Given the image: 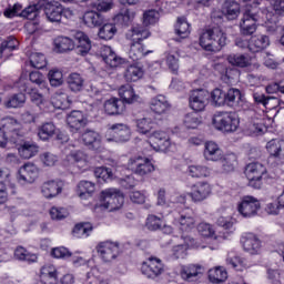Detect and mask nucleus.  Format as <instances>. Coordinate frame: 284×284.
<instances>
[{
	"mask_svg": "<svg viewBox=\"0 0 284 284\" xmlns=\"http://www.w3.org/2000/svg\"><path fill=\"white\" fill-rule=\"evenodd\" d=\"M128 170H131L134 174H139V176H145V174L154 172L155 169L151 159L135 155L128 161Z\"/></svg>",
	"mask_w": 284,
	"mask_h": 284,
	"instance_id": "13",
	"label": "nucleus"
},
{
	"mask_svg": "<svg viewBox=\"0 0 284 284\" xmlns=\"http://www.w3.org/2000/svg\"><path fill=\"white\" fill-rule=\"evenodd\" d=\"M210 93L205 90L193 91L189 99V105L194 112H203L207 108Z\"/></svg>",
	"mask_w": 284,
	"mask_h": 284,
	"instance_id": "21",
	"label": "nucleus"
},
{
	"mask_svg": "<svg viewBox=\"0 0 284 284\" xmlns=\"http://www.w3.org/2000/svg\"><path fill=\"white\" fill-rule=\"evenodd\" d=\"M53 50L60 54L71 52V50H74V40L68 37H58L53 41Z\"/></svg>",
	"mask_w": 284,
	"mask_h": 284,
	"instance_id": "43",
	"label": "nucleus"
},
{
	"mask_svg": "<svg viewBox=\"0 0 284 284\" xmlns=\"http://www.w3.org/2000/svg\"><path fill=\"white\" fill-rule=\"evenodd\" d=\"M266 152L271 159L284 161V140L273 139L266 143Z\"/></svg>",
	"mask_w": 284,
	"mask_h": 284,
	"instance_id": "30",
	"label": "nucleus"
},
{
	"mask_svg": "<svg viewBox=\"0 0 284 284\" xmlns=\"http://www.w3.org/2000/svg\"><path fill=\"white\" fill-rule=\"evenodd\" d=\"M44 14L51 23H59L63 17V4L58 1H50L44 4Z\"/></svg>",
	"mask_w": 284,
	"mask_h": 284,
	"instance_id": "26",
	"label": "nucleus"
},
{
	"mask_svg": "<svg viewBox=\"0 0 284 284\" xmlns=\"http://www.w3.org/2000/svg\"><path fill=\"white\" fill-rule=\"evenodd\" d=\"M226 60L235 68H253V70H258V63H254V58L250 54L232 53L227 55Z\"/></svg>",
	"mask_w": 284,
	"mask_h": 284,
	"instance_id": "22",
	"label": "nucleus"
},
{
	"mask_svg": "<svg viewBox=\"0 0 284 284\" xmlns=\"http://www.w3.org/2000/svg\"><path fill=\"white\" fill-rule=\"evenodd\" d=\"M67 123L71 132H79L81 128H85V125H88V116H85L81 111H72L67 116Z\"/></svg>",
	"mask_w": 284,
	"mask_h": 284,
	"instance_id": "29",
	"label": "nucleus"
},
{
	"mask_svg": "<svg viewBox=\"0 0 284 284\" xmlns=\"http://www.w3.org/2000/svg\"><path fill=\"white\" fill-rule=\"evenodd\" d=\"M97 190V184L90 181H80L77 185V194L81 201H88V199H92Z\"/></svg>",
	"mask_w": 284,
	"mask_h": 284,
	"instance_id": "38",
	"label": "nucleus"
},
{
	"mask_svg": "<svg viewBox=\"0 0 284 284\" xmlns=\"http://www.w3.org/2000/svg\"><path fill=\"white\" fill-rule=\"evenodd\" d=\"M17 85L20 92H27V94L30 95V100L34 103V105H37L42 112H45L48 108V100H45V98L39 93L37 89H30V87H28V80L21 78Z\"/></svg>",
	"mask_w": 284,
	"mask_h": 284,
	"instance_id": "17",
	"label": "nucleus"
},
{
	"mask_svg": "<svg viewBox=\"0 0 284 284\" xmlns=\"http://www.w3.org/2000/svg\"><path fill=\"white\" fill-rule=\"evenodd\" d=\"M29 79L31 83H36L42 92H50V88L48 87V81L45 80V77L42 75L39 71H33L29 74Z\"/></svg>",
	"mask_w": 284,
	"mask_h": 284,
	"instance_id": "56",
	"label": "nucleus"
},
{
	"mask_svg": "<svg viewBox=\"0 0 284 284\" xmlns=\"http://www.w3.org/2000/svg\"><path fill=\"white\" fill-rule=\"evenodd\" d=\"M62 165L67 170L74 172H88L90 170V156L83 151H70V149L63 150Z\"/></svg>",
	"mask_w": 284,
	"mask_h": 284,
	"instance_id": "5",
	"label": "nucleus"
},
{
	"mask_svg": "<svg viewBox=\"0 0 284 284\" xmlns=\"http://www.w3.org/2000/svg\"><path fill=\"white\" fill-rule=\"evenodd\" d=\"M63 190V183L60 181H47L42 184L41 192L45 199L59 196Z\"/></svg>",
	"mask_w": 284,
	"mask_h": 284,
	"instance_id": "33",
	"label": "nucleus"
},
{
	"mask_svg": "<svg viewBox=\"0 0 284 284\" xmlns=\"http://www.w3.org/2000/svg\"><path fill=\"white\" fill-rule=\"evenodd\" d=\"M150 37V31L141 26L133 27L126 33V39L132 41L131 48L129 50V59L132 61H140L143 57L148 54H152L151 50H145V47L141 41L148 39Z\"/></svg>",
	"mask_w": 284,
	"mask_h": 284,
	"instance_id": "2",
	"label": "nucleus"
},
{
	"mask_svg": "<svg viewBox=\"0 0 284 284\" xmlns=\"http://www.w3.org/2000/svg\"><path fill=\"white\" fill-rule=\"evenodd\" d=\"M121 100L118 98H111L104 102V112L109 115L121 114L123 106H121Z\"/></svg>",
	"mask_w": 284,
	"mask_h": 284,
	"instance_id": "51",
	"label": "nucleus"
},
{
	"mask_svg": "<svg viewBox=\"0 0 284 284\" xmlns=\"http://www.w3.org/2000/svg\"><path fill=\"white\" fill-rule=\"evenodd\" d=\"M132 130L128 124L116 123L108 126L105 132V140L108 143H125L130 141Z\"/></svg>",
	"mask_w": 284,
	"mask_h": 284,
	"instance_id": "10",
	"label": "nucleus"
},
{
	"mask_svg": "<svg viewBox=\"0 0 284 284\" xmlns=\"http://www.w3.org/2000/svg\"><path fill=\"white\" fill-rule=\"evenodd\" d=\"M4 17L12 19V17H23L29 21H34L39 17V9L36 4L29 6L21 11V4H14L12 9L4 11Z\"/></svg>",
	"mask_w": 284,
	"mask_h": 284,
	"instance_id": "20",
	"label": "nucleus"
},
{
	"mask_svg": "<svg viewBox=\"0 0 284 284\" xmlns=\"http://www.w3.org/2000/svg\"><path fill=\"white\" fill-rule=\"evenodd\" d=\"M99 258L104 263H112L119 256V243L112 241L100 242L97 247Z\"/></svg>",
	"mask_w": 284,
	"mask_h": 284,
	"instance_id": "16",
	"label": "nucleus"
},
{
	"mask_svg": "<svg viewBox=\"0 0 284 284\" xmlns=\"http://www.w3.org/2000/svg\"><path fill=\"white\" fill-rule=\"evenodd\" d=\"M59 278V272L57 271V266L54 264H45L40 270V281L44 284H48L52 281H57Z\"/></svg>",
	"mask_w": 284,
	"mask_h": 284,
	"instance_id": "45",
	"label": "nucleus"
},
{
	"mask_svg": "<svg viewBox=\"0 0 284 284\" xmlns=\"http://www.w3.org/2000/svg\"><path fill=\"white\" fill-rule=\"evenodd\" d=\"M174 225H178L182 232H192L196 227V215L190 207L182 209L172 213Z\"/></svg>",
	"mask_w": 284,
	"mask_h": 284,
	"instance_id": "11",
	"label": "nucleus"
},
{
	"mask_svg": "<svg viewBox=\"0 0 284 284\" xmlns=\"http://www.w3.org/2000/svg\"><path fill=\"white\" fill-rule=\"evenodd\" d=\"M264 174L265 166L261 163H250L245 169V176L248 181V185L255 190H261Z\"/></svg>",
	"mask_w": 284,
	"mask_h": 284,
	"instance_id": "15",
	"label": "nucleus"
},
{
	"mask_svg": "<svg viewBox=\"0 0 284 284\" xmlns=\"http://www.w3.org/2000/svg\"><path fill=\"white\" fill-rule=\"evenodd\" d=\"M73 39L74 48H77V52L80 57H87V54H90V51L92 50V41L85 32L77 31Z\"/></svg>",
	"mask_w": 284,
	"mask_h": 284,
	"instance_id": "23",
	"label": "nucleus"
},
{
	"mask_svg": "<svg viewBox=\"0 0 284 284\" xmlns=\"http://www.w3.org/2000/svg\"><path fill=\"white\" fill-rule=\"evenodd\" d=\"M211 123L217 132L232 134V132H236V130H239L241 120L234 112L217 111L213 114Z\"/></svg>",
	"mask_w": 284,
	"mask_h": 284,
	"instance_id": "4",
	"label": "nucleus"
},
{
	"mask_svg": "<svg viewBox=\"0 0 284 284\" xmlns=\"http://www.w3.org/2000/svg\"><path fill=\"white\" fill-rule=\"evenodd\" d=\"M135 124H136V131L140 134H150V132L154 128V121H152V118L138 119Z\"/></svg>",
	"mask_w": 284,
	"mask_h": 284,
	"instance_id": "61",
	"label": "nucleus"
},
{
	"mask_svg": "<svg viewBox=\"0 0 284 284\" xmlns=\"http://www.w3.org/2000/svg\"><path fill=\"white\" fill-rule=\"evenodd\" d=\"M53 106L57 110H68L70 108L72 100L65 93H57L52 99Z\"/></svg>",
	"mask_w": 284,
	"mask_h": 284,
	"instance_id": "57",
	"label": "nucleus"
},
{
	"mask_svg": "<svg viewBox=\"0 0 284 284\" xmlns=\"http://www.w3.org/2000/svg\"><path fill=\"white\" fill-rule=\"evenodd\" d=\"M114 34H116V26L114 23H104L98 32L99 39L103 41L114 39Z\"/></svg>",
	"mask_w": 284,
	"mask_h": 284,
	"instance_id": "53",
	"label": "nucleus"
},
{
	"mask_svg": "<svg viewBox=\"0 0 284 284\" xmlns=\"http://www.w3.org/2000/svg\"><path fill=\"white\" fill-rule=\"evenodd\" d=\"M189 196L193 203H201L212 196V184L209 182H197L192 185Z\"/></svg>",
	"mask_w": 284,
	"mask_h": 284,
	"instance_id": "19",
	"label": "nucleus"
},
{
	"mask_svg": "<svg viewBox=\"0 0 284 284\" xmlns=\"http://www.w3.org/2000/svg\"><path fill=\"white\" fill-rule=\"evenodd\" d=\"M140 272L146 278L154 281V278H159V276L165 273V264H163L161 258L151 256L141 263Z\"/></svg>",
	"mask_w": 284,
	"mask_h": 284,
	"instance_id": "12",
	"label": "nucleus"
},
{
	"mask_svg": "<svg viewBox=\"0 0 284 284\" xmlns=\"http://www.w3.org/2000/svg\"><path fill=\"white\" fill-rule=\"evenodd\" d=\"M119 97L123 101V103H136L140 97L134 92V88L130 84H124L119 88Z\"/></svg>",
	"mask_w": 284,
	"mask_h": 284,
	"instance_id": "44",
	"label": "nucleus"
},
{
	"mask_svg": "<svg viewBox=\"0 0 284 284\" xmlns=\"http://www.w3.org/2000/svg\"><path fill=\"white\" fill-rule=\"evenodd\" d=\"M243 16L240 20V32L244 37H251L256 32V29L261 23H276V16L270 11L258 12V6L261 0H242Z\"/></svg>",
	"mask_w": 284,
	"mask_h": 284,
	"instance_id": "1",
	"label": "nucleus"
},
{
	"mask_svg": "<svg viewBox=\"0 0 284 284\" xmlns=\"http://www.w3.org/2000/svg\"><path fill=\"white\" fill-rule=\"evenodd\" d=\"M54 134H59V129L52 122H45L38 129V136L41 141H48V139H52Z\"/></svg>",
	"mask_w": 284,
	"mask_h": 284,
	"instance_id": "47",
	"label": "nucleus"
},
{
	"mask_svg": "<svg viewBox=\"0 0 284 284\" xmlns=\"http://www.w3.org/2000/svg\"><path fill=\"white\" fill-rule=\"evenodd\" d=\"M149 105L150 110L159 115L168 114V112H170V102H168L165 95H156L152 98Z\"/></svg>",
	"mask_w": 284,
	"mask_h": 284,
	"instance_id": "32",
	"label": "nucleus"
},
{
	"mask_svg": "<svg viewBox=\"0 0 284 284\" xmlns=\"http://www.w3.org/2000/svg\"><path fill=\"white\" fill-rule=\"evenodd\" d=\"M144 74L145 71L143 70V67L139 64H131L125 69L124 79L128 83H136V81H141V79H143Z\"/></svg>",
	"mask_w": 284,
	"mask_h": 284,
	"instance_id": "42",
	"label": "nucleus"
},
{
	"mask_svg": "<svg viewBox=\"0 0 284 284\" xmlns=\"http://www.w3.org/2000/svg\"><path fill=\"white\" fill-rule=\"evenodd\" d=\"M200 45L205 52H221L227 45V34L220 28L205 29L200 34Z\"/></svg>",
	"mask_w": 284,
	"mask_h": 284,
	"instance_id": "3",
	"label": "nucleus"
},
{
	"mask_svg": "<svg viewBox=\"0 0 284 284\" xmlns=\"http://www.w3.org/2000/svg\"><path fill=\"white\" fill-rule=\"evenodd\" d=\"M39 179V166L33 163H27L18 171L19 183H34Z\"/></svg>",
	"mask_w": 284,
	"mask_h": 284,
	"instance_id": "24",
	"label": "nucleus"
},
{
	"mask_svg": "<svg viewBox=\"0 0 284 284\" xmlns=\"http://www.w3.org/2000/svg\"><path fill=\"white\" fill-rule=\"evenodd\" d=\"M48 80L52 88H59L63 85V71L58 68L50 69L48 72Z\"/></svg>",
	"mask_w": 284,
	"mask_h": 284,
	"instance_id": "58",
	"label": "nucleus"
},
{
	"mask_svg": "<svg viewBox=\"0 0 284 284\" xmlns=\"http://www.w3.org/2000/svg\"><path fill=\"white\" fill-rule=\"evenodd\" d=\"M172 203H185V195L174 193L168 200V197L165 196V189H160L158 191V205H161L162 207H170Z\"/></svg>",
	"mask_w": 284,
	"mask_h": 284,
	"instance_id": "36",
	"label": "nucleus"
},
{
	"mask_svg": "<svg viewBox=\"0 0 284 284\" xmlns=\"http://www.w3.org/2000/svg\"><path fill=\"white\" fill-rule=\"evenodd\" d=\"M242 250L251 256H257L263 252V241L254 233H244L240 239Z\"/></svg>",
	"mask_w": 284,
	"mask_h": 284,
	"instance_id": "14",
	"label": "nucleus"
},
{
	"mask_svg": "<svg viewBox=\"0 0 284 284\" xmlns=\"http://www.w3.org/2000/svg\"><path fill=\"white\" fill-rule=\"evenodd\" d=\"M192 179H210L212 169L205 164H190L186 170Z\"/></svg>",
	"mask_w": 284,
	"mask_h": 284,
	"instance_id": "35",
	"label": "nucleus"
},
{
	"mask_svg": "<svg viewBox=\"0 0 284 284\" xmlns=\"http://www.w3.org/2000/svg\"><path fill=\"white\" fill-rule=\"evenodd\" d=\"M227 276V270L223 266H214L207 271V278L212 284H223Z\"/></svg>",
	"mask_w": 284,
	"mask_h": 284,
	"instance_id": "40",
	"label": "nucleus"
},
{
	"mask_svg": "<svg viewBox=\"0 0 284 284\" xmlns=\"http://www.w3.org/2000/svg\"><path fill=\"white\" fill-rule=\"evenodd\" d=\"M204 159L205 161H211L216 163L219 161H223V149L219 145V143L214 141H207L204 144Z\"/></svg>",
	"mask_w": 284,
	"mask_h": 284,
	"instance_id": "28",
	"label": "nucleus"
},
{
	"mask_svg": "<svg viewBox=\"0 0 284 284\" xmlns=\"http://www.w3.org/2000/svg\"><path fill=\"white\" fill-rule=\"evenodd\" d=\"M221 14L219 11L212 12V19H222L225 17L229 21H234L239 19V14H241V4L234 0H225L222 4Z\"/></svg>",
	"mask_w": 284,
	"mask_h": 284,
	"instance_id": "18",
	"label": "nucleus"
},
{
	"mask_svg": "<svg viewBox=\"0 0 284 284\" xmlns=\"http://www.w3.org/2000/svg\"><path fill=\"white\" fill-rule=\"evenodd\" d=\"M190 22H187V19L178 18V21L175 23V34H178V37H181V39H186V37H190Z\"/></svg>",
	"mask_w": 284,
	"mask_h": 284,
	"instance_id": "59",
	"label": "nucleus"
},
{
	"mask_svg": "<svg viewBox=\"0 0 284 284\" xmlns=\"http://www.w3.org/2000/svg\"><path fill=\"white\" fill-rule=\"evenodd\" d=\"M14 256L18 261H26L27 263H37V261H39V256L37 254L28 252L22 246L16 248Z\"/></svg>",
	"mask_w": 284,
	"mask_h": 284,
	"instance_id": "54",
	"label": "nucleus"
},
{
	"mask_svg": "<svg viewBox=\"0 0 284 284\" xmlns=\"http://www.w3.org/2000/svg\"><path fill=\"white\" fill-rule=\"evenodd\" d=\"M93 230H94V226H92V223L82 222V223L75 224V226L72 230V234L75 239H88V236L92 234Z\"/></svg>",
	"mask_w": 284,
	"mask_h": 284,
	"instance_id": "48",
	"label": "nucleus"
},
{
	"mask_svg": "<svg viewBox=\"0 0 284 284\" xmlns=\"http://www.w3.org/2000/svg\"><path fill=\"white\" fill-rule=\"evenodd\" d=\"M201 123H203V121L196 113H187L183 120V125L186 130H196Z\"/></svg>",
	"mask_w": 284,
	"mask_h": 284,
	"instance_id": "63",
	"label": "nucleus"
},
{
	"mask_svg": "<svg viewBox=\"0 0 284 284\" xmlns=\"http://www.w3.org/2000/svg\"><path fill=\"white\" fill-rule=\"evenodd\" d=\"M205 247L207 244L196 241L190 235H182L179 242L172 246L170 256L174 261H179V258H185L190 250H205Z\"/></svg>",
	"mask_w": 284,
	"mask_h": 284,
	"instance_id": "6",
	"label": "nucleus"
},
{
	"mask_svg": "<svg viewBox=\"0 0 284 284\" xmlns=\"http://www.w3.org/2000/svg\"><path fill=\"white\" fill-rule=\"evenodd\" d=\"M205 274V266L201 264H187L180 266V276L183 281H194Z\"/></svg>",
	"mask_w": 284,
	"mask_h": 284,
	"instance_id": "25",
	"label": "nucleus"
},
{
	"mask_svg": "<svg viewBox=\"0 0 284 284\" xmlns=\"http://www.w3.org/2000/svg\"><path fill=\"white\" fill-rule=\"evenodd\" d=\"M236 212L242 219H254L261 212V200L245 195L236 203Z\"/></svg>",
	"mask_w": 284,
	"mask_h": 284,
	"instance_id": "9",
	"label": "nucleus"
},
{
	"mask_svg": "<svg viewBox=\"0 0 284 284\" xmlns=\"http://www.w3.org/2000/svg\"><path fill=\"white\" fill-rule=\"evenodd\" d=\"M144 152H172L175 145L164 131H154L150 136V142H145Z\"/></svg>",
	"mask_w": 284,
	"mask_h": 284,
	"instance_id": "8",
	"label": "nucleus"
},
{
	"mask_svg": "<svg viewBox=\"0 0 284 284\" xmlns=\"http://www.w3.org/2000/svg\"><path fill=\"white\" fill-rule=\"evenodd\" d=\"M125 203V195L119 189H105L100 193V204L102 210H108L109 212H116L121 210Z\"/></svg>",
	"mask_w": 284,
	"mask_h": 284,
	"instance_id": "7",
	"label": "nucleus"
},
{
	"mask_svg": "<svg viewBox=\"0 0 284 284\" xmlns=\"http://www.w3.org/2000/svg\"><path fill=\"white\" fill-rule=\"evenodd\" d=\"M101 57L106 65H110V68H119V65L123 63V60L119 55H116L114 50H112V47H102Z\"/></svg>",
	"mask_w": 284,
	"mask_h": 284,
	"instance_id": "39",
	"label": "nucleus"
},
{
	"mask_svg": "<svg viewBox=\"0 0 284 284\" xmlns=\"http://www.w3.org/2000/svg\"><path fill=\"white\" fill-rule=\"evenodd\" d=\"M50 256L52 258L67 261V258H71L72 252L70 251V248H68L65 246H57V247L51 248Z\"/></svg>",
	"mask_w": 284,
	"mask_h": 284,
	"instance_id": "64",
	"label": "nucleus"
},
{
	"mask_svg": "<svg viewBox=\"0 0 284 284\" xmlns=\"http://www.w3.org/2000/svg\"><path fill=\"white\" fill-rule=\"evenodd\" d=\"M220 161L223 172H234V165H236V154H223V158Z\"/></svg>",
	"mask_w": 284,
	"mask_h": 284,
	"instance_id": "62",
	"label": "nucleus"
},
{
	"mask_svg": "<svg viewBox=\"0 0 284 284\" xmlns=\"http://www.w3.org/2000/svg\"><path fill=\"white\" fill-rule=\"evenodd\" d=\"M74 3H89L98 12H108V10H112L114 0H74Z\"/></svg>",
	"mask_w": 284,
	"mask_h": 284,
	"instance_id": "46",
	"label": "nucleus"
},
{
	"mask_svg": "<svg viewBox=\"0 0 284 284\" xmlns=\"http://www.w3.org/2000/svg\"><path fill=\"white\" fill-rule=\"evenodd\" d=\"M246 132L252 136H261V134H265V132H267L265 119L258 114H254V116L246 122Z\"/></svg>",
	"mask_w": 284,
	"mask_h": 284,
	"instance_id": "27",
	"label": "nucleus"
},
{
	"mask_svg": "<svg viewBox=\"0 0 284 284\" xmlns=\"http://www.w3.org/2000/svg\"><path fill=\"white\" fill-rule=\"evenodd\" d=\"M243 101V94H241V90L239 89H229L226 92V105H230V108H236L241 105V102Z\"/></svg>",
	"mask_w": 284,
	"mask_h": 284,
	"instance_id": "52",
	"label": "nucleus"
},
{
	"mask_svg": "<svg viewBox=\"0 0 284 284\" xmlns=\"http://www.w3.org/2000/svg\"><path fill=\"white\" fill-rule=\"evenodd\" d=\"M18 152L22 159H32V156L39 154V146L32 142H24L20 145Z\"/></svg>",
	"mask_w": 284,
	"mask_h": 284,
	"instance_id": "50",
	"label": "nucleus"
},
{
	"mask_svg": "<svg viewBox=\"0 0 284 284\" xmlns=\"http://www.w3.org/2000/svg\"><path fill=\"white\" fill-rule=\"evenodd\" d=\"M85 80L79 73H71L68 78V85L72 92H81L83 90V85Z\"/></svg>",
	"mask_w": 284,
	"mask_h": 284,
	"instance_id": "55",
	"label": "nucleus"
},
{
	"mask_svg": "<svg viewBox=\"0 0 284 284\" xmlns=\"http://www.w3.org/2000/svg\"><path fill=\"white\" fill-rule=\"evenodd\" d=\"M197 233L203 239H214V241H221V236L216 235L214 226L207 222H202L197 225Z\"/></svg>",
	"mask_w": 284,
	"mask_h": 284,
	"instance_id": "49",
	"label": "nucleus"
},
{
	"mask_svg": "<svg viewBox=\"0 0 284 284\" xmlns=\"http://www.w3.org/2000/svg\"><path fill=\"white\" fill-rule=\"evenodd\" d=\"M236 224V220L232 216H221L217 219L219 227H223L225 232L220 234V241H225L230 239L234 234V225Z\"/></svg>",
	"mask_w": 284,
	"mask_h": 284,
	"instance_id": "34",
	"label": "nucleus"
},
{
	"mask_svg": "<svg viewBox=\"0 0 284 284\" xmlns=\"http://www.w3.org/2000/svg\"><path fill=\"white\" fill-rule=\"evenodd\" d=\"M265 48H270V38L267 36L258 34L250 39V52H262Z\"/></svg>",
	"mask_w": 284,
	"mask_h": 284,
	"instance_id": "41",
	"label": "nucleus"
},
{
	"mask_svg": "<svg viewBox=\"0 0 284 284\" xmlns=\"http://www.w3.org/2000/svg\"><path fill=\"white\" fill-rule=\"evenodd\" d=\"M253 99L255 103H261L265 106L266 110H274L276 108V104L278 103V100L274 98H267L263 93H254Z\"/></svg>",
	"mask_w": 284,
	"mask_h": 284,
	"instance_id": "60",
	"label": "nucleus"
},
{
	"mask_svg": "<svg viewBox=\"0 0 284 284\" xmlns=\"http://www.w3.org/2000/svg\"><path fill=\"white\" fill-rule=\"evenodd\" d=\"M81 21L83 26L87 28H99L103 26V17L101 13L94 11V10H89L83 13Z\"/></svg>",
	"mask_w": 284,
	"mask_h": 284,
	"instance_id": "37",
	"label": "nucleus"
},
{
	"mask_svg": "<svg viewBox=\"0 0 284 284\" xmlns=\"http://www.w3.org/2000/svg\"><path fill=\"white\" fill-rule=\"evenodd\" d=\"M82 142L84 145L94 150L95 152H100L102 148L101 134L95 131L88 130L82 134Z\"/></svg>",
	"mask_w": 284,
	"mask_h": 284,
	"instance_id": "31",
	"label": "nucleus"
}]
</instances>
